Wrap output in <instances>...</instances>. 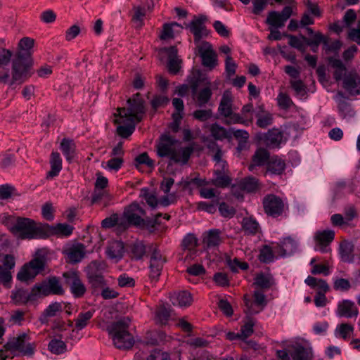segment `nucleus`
I'll list each match as a JSON object with an SVG mask.
<instances>
[{"mask_svg": "<svg viewBox=\"0 0 360 360\" xmlns=\"http://www.w3.org/2000/svg\"><path fill=\"white\" fill-rule=\"evenodd\" d=\"M131 319L128 316L112 323L108 327V331L112 339L114 345L120 349H129L134 344L132 335L129 331Z\"/></svg>", "mask_w": 360, "mask_h": 360, "instance_id": "1", "label": "nucleus"}, {"mask_svg": "<svg viewBox=\"0 0 360 360\" xmlns=\"http://www.w3.org/2000/svg\"><path fill=\"white\" fill-rule=\"evenodd\" d=\"M48 226V224H37L30 218L18 217L11 231L19 239H32L44 238L46 235L44 229Z\"/></svg>", "mask_w": 360, "mask_h": 360, "instance_id": "2", "label": "nucleus"}, {"mask_svg": "<svg viewBox=\"0 0 360 360\" xmlns=\"http://www.w3.org/2000/svg\"><path fill=\"white\" fill-rule=\"evenodd\" d=\"M34 44V40L30 37L22 38L18 46V51L13 56V69L14 77H18L19 75L20 65H22L28 70H30L33 61L32 58V48Z\"/></svg>", "mask_w": 360, "mask_h": 360, "instance_id": "3", "label": "nucleus"}, {"mask_svg": "<svg viewBox=\"0 0 360 360\" xmlns=\"http://www.w3.org/2000/svg\"><path fill=\"white\" fill-rule=\"evenodd\" d=\"M128 108H117L115 116L124 118L126 121L140 122L145 113L144 101L139 93L134 95L133 98L127 100Z\"/></svg>", "mask_w": 360, "mask_h": 360, "instance_id": "4", "label": "nucleus"}, {"mask_svg": "<svg viewBox=\"0 0 360 360\" xmlns=\"http://www.w3.org/2000/svg\"><path fill=\"white\" fill-rule=\"evenodd\" d=\"M4 347L6 351L18 352L22 356L31 357L35 352L36 344L30 342V336L24 333L9 339Z\"/></svg>", "mask_w": 360, "mask_h": 360, "instance_id": "5", "label": "nucleus"}, {"mask_svg": "<svg viewBox=\"0 0 360 360\" xmlns=\"http://www.w3.org/2000/svg\"><path fill=\"white\" fill-rule=\"evenodd\" d=\"M176 141L169 135H162L160 142L157 144V154L159 157H167L174 162H179L180 157L178 150L175 148L174 144Z\"/></svg>", "mask_w": 360, "mask_h": 360, "instance_id": "6", "label": "nucleus"}, {"mask_svg": "<svg viewBox=\"0 0 360 360\" xmlns=\"http://www.w3.org/2000/svg\"><path fill=\"white\" fill-rule=\"evenodd\" d=\"M34 286L38 298L49 295H61L64 294L63 286L58 278L56 276L49 277Z\"/></svg>", "mask_w": 360, "mask_h": 360, "instance_id": "7", "label": "nucleus"}, {"mask_svg": "<svg viewBox=\"0 0 360 360\" xmlns=\"http://www.w3.org/2000/svg\"><path fill=\"white\" fill-rule=\"evenodd\" d=\"M15 265V258L13 255L0 252V284L6 288L11 287L12 270Z\"/></svg>", "mask_w": 360, "mask_h": 360, "instance_id": "8", "label": "nucleus"}, {"mask_svg": "<svg viewBox=\"0 0 360 360\" xmlns=\"http://www.w3.org/2000/svg\"><path fill=\"white\" fill-rule=\"evenodd\" d=\"M146 215V212L136 202H133L127 206L124 211L122 220L126 224L127 228L129 225L136 227L141 226L143 223L142 217Z\"/></svg>", "mask_w": 360, "mask_h": 360, "instance_id": "9", "label": "nucleus"}, {"mask_svg": "<svg viewBox=\"0 0 360 360\" xmlns=\"http://www.w3.org/2000/svg\"><path fill=\"white\" fill-rule=\"evenodd\" d=\"M264 212L272 217L281 215L284 211V203L282 199L274 195H266L262 200Z\"/></svg>", "mask_w": 360, "mask_h": 360, "instance_id": "10", "label": "nucleus"}, {"mask_svg": "<svg viewBox=\"0 0 360 360\" xmlns=\"http://www.w3.org/2000/svg\"><path fill=\"white\" fill-rule=\"evenodd\" d=\"M253 297L254 302H252L247 295L244 296L245 305V312L248 315H254L259 313L267 304L266 296L259 290L255 291Z\"/></svg>", "mask_w": 360, "mask_h": 360, "instance_id": "11", "label": "nucleus"}, {"mask_svg": "<svg viewBox=\"0 0 360 360\" xmlns=\"http://www.w3.org/2000/svg\"><path fill=\"white\" fill-rule=\"evenodd\" d=\"M19 68V75L18 77L15 78L14 77V69H13V60H12V71L11 78L10 77V75L8 71H0V84H8L11 88H14V85L15 84H20L25 79L29 78L31 76L30 73V70L26 69V68L23 67V65H20Z\"/></svg>", "mask_w": 360, "mask_h": 360, "instance_id": "12", "label": "nucleus"}, {"mask_svg": "<svg viewBox=\"0 0 360 360\" xmlns=\"http://www.w3.org/2000/svg\"><path fill=\"white\" fill-rule=\"evenodd\" d=\"M292 15V8L291 6H285L281 12L275 11H270L268 13L266 19V23L276 29L283 27L285 25V22Z\"/></svg>", "mask_w": 360, "mask_h": 360, "instance_id": "13", "label": "nucleus"}, {"mask_svg": "<svg viewBox=\"0 0 360 360\" xmlns=\"http://www.w3.org/2000/svg\"><path fill=\"white\" fill-rule=\"evenodd\" d=\"M63 276L65 278V283L69 285L71 292L75 297H81L84 295L86 288L82 283L77 271L64 272Z\"/></svg>", "mask_w": 360, "mask_h": 360, "instance_id": "14", "label": "nucleus"}, {"mask_svg": "<svg viewBox=\"0 0 360 360\" xmlns=\"http://www.w3.org/2000/svg\"><path fill=\"white\" fill-rule=\"evenodd\" d=\"M198 53L202 58L204 66L212 69L217 65L216 53L212 49V45L207 41H202L197 45Z\"/></svg>", "mask_w": 360, "mask_h": 360, "instance_id": "15", "label": "nucleus"}, {"mask_svg": "<svg viewBox=\"0 0 360 360\" xmlns=\"http://www.w3.org/2000/svg\"><path fill=\"white\" fill-rule=\"evenodd\" d=\"M165 259L162 257L160 251L154 248L150 259V274L149 277L152 281L156 282L160 276Z\"/></svg>", "mask_w": 360, "mask_h": 360, "instance_id": "16", "label": "nucleus"}, {"mask_svg": "<svg viewBox=\"0 0 360 360\" xmlns=\"http://www.w3.org/2000/svg\"><path fill=\"white\" fill-rule=\"evenodd\" d=\"M207 18L201 15L197 18L193 19L189 24L188 27L191 33L194 36V42L197 45L200 44L201 39L207 36L208 32L205 25Z\"/></svg>", "mask_w": 360, "mask_h": 360, "instance_id": "17", "label": "nucleus"}, {"mask_svg": "<svg viewBox=\"0 0 360 360\" xmlns=\"http://www.w3.org/2000/svg\"><path fill=\"white\" fill-rule=\"evenodd\" d=\"M343 88L350 96L360 94V75L356 72H350L343 79Z\"/></svg>", "mask_w": 360, "mask_h": 360, "instance_id": "18", "label": "nucleus"}, {"mask_svg": "<svg viewBox=\"0 0 360 360\" xmlns=\"http://www.w3.org/2000/svg\"><path fill=\"white\" fill-rule=\"evenodd\" d=\"M335 232L332 230H324L317 231L314 238L316 242V250L322 253L327 252L329 250L328 245L333 240Z\"/></svg>", "mask_w": 360, "mask_h": 360, "instance_id": "19", "label": "nucleus"}, {"mask_svg": "<svg viewBox=\"0 0 360 360\" xmlns=\"http://www.w3.org/2000/svg\"><path fill=\"white\" fill-rule=\"evenodd\" d=\"M11 298L16 305L26 304L29 301H35L38 299L37 292H34V286L28 292L22 288L15 289L11 292Z\"/></svg>", "mask_w": 360, "mask_h": 360, "instance_id": "20", "label": "nucleus"}, {"mask_svg": "<svg viewBox=\"0 0 360 360\" xmlns=\"http://www.w3.org/2000/svg\"><path fill=\"white\" fill-rule=\"evenodd\" d=\"M198 80L195 79L191 84L193 94H195V101L198 107H204L210 101L212 91L210 86H205L197 93Z\"/></svg>", "mask_w": 360, "mask_h": 360, "instance_id": "21", "label": "nucleus"}, {"mask_svg": "<svg viewBox=\"0 0 360 360\" xmlns=\"http://www.w3.org/2000/svg\"><path fill=\"white\" fill-rule=\"evenodd\" d=\"M337 314L340 317L349 319L356 317L359 314V310L354 302L344 300L338 305Z\"/></svg>", "mask_w": 360, "mask_h": 360, "instance_id": "22", "label": "nucleus"}, {"mask_svg": "<svg viewBox=\"0 0 360 360\" xmlns=\"http://www.w3.org/2000/svg\"><path fill=\"white\" fill-rule=\"evenodd\" d=\"M86 255V247L84 244L77 243L67 250L70 262L76 264L82 261Z\"/></svg>", "mask_w": 360, "mask_h": 360, "instance_id": "23", "label": "nucleus"}, {"mask_svg": "<svg viewBox=\"0 0 360 360\" xmlns=\"http://www.w3.org/2000/svg\"><path fill=\"white\" fill-rule=\"evenodd\" d=\"M168 53V70L172 74H176L180 68L181 60L179 59L177 56V49L175 46H171L167 49Z\"/></svg>", "mask_w": 360, "mask_h": 360, "instance_id": "24", "label": "nucleus"}, {"mask_svg": "<svg viewBox=\"0 0 360 360\" xmlns=\"http://www.w3.org/2000/svg\"><path fill=\"white\" fill-rule=\"evenodd\" d=\"M60 148L68 162H72L76 155V146L73 140L64 138L62 139Z\"/></svg>", "mask_w": 360, "mask_h": 360, "instance_id": "25", "label": "nucleus"}, {"mask_svg": "<svg viewBox=\"0 0 360 360\" xmlns=\"http://www.w3.org/2000/svg\"><path fill=\"white\" fill-rule=\"evenodd\" d=\"M285 169V162L278 156L271 157L266 163V172L280 175Z\"/></svg>", "mask_w": 360, "mask_h": 360, "instance_id": "26", "label": "nucleus"}, {"mask_svg": "<svg viewBox=\"0 0 360 360\" xmlns=\"http://www.w3.org/2000/svg\"><path fill=\"white\" fill-rule=\"evenodd\" d=\"M335 100L338 103V110L342 116L345 117L346 116L354 115V112L342 91L337 93L335 96Z\"/></svg>", "mask_w": 360, "mask_h": 360, "instance_id": "27", "label": "nucleus"}, {"mask_svg": "<svg viewBox=\"0 0 360 360\" xmlns=\"http://www.w3.org/2000/svg\"><path fill=\"white\" fill-rule=\"evenodd\" d=\"M169 298L173 305L179 307H188L193 302L192 295L188 291L174 292L170 295Z\"/></svg>", "mask_w": 360, "mask_h": 360, "instance_id": "28", "label": "nucleus"}, {"mask_svg": "<svg viewBox=\"0 0 360 360\" xmlns=\"http://www.w3.org/2000/svg\"><path fill=\"white\" fill-rule=\"evenodd\" d=\"M51 170L47 173L46 179H51L57 176L62 169V159L59 153L52 152L50 158Z\"/></svg>", "mask_w": 360, "mask_h": 360, "instance_id": "29", "label": "nucleus"}, {"mask_svg": "<svg viewBox=\"0 0 360 360\" xmlns=\"http://www.w3.org/2000/svg\"><path fill=\"white\" fill-rule=\"evenodd\" d=\"M241 225L246 235L255 236L261 231L259 224L252 217H244L242 220Z\"/></svg>", "mask_w": 360, "mask_h": 360, "instance_id": "30", "label": "nucleus"}, {"mask_svg": "<svg viewBox=\"0 0 360 360\" xmlns=\"http://www.w3.org/2000/svg\"><path fill=\"white\" fill-rule=\"evenodd\" d=\"M269 152L264 148H259L257 150L255 155L252 157V164L248 167L250 171H253L255 167L262 166L267 163L269 160Z\"/></svg>", "mask_w": 360, "mask_h": 360, "instance_id": "31", "label": "nucleus"}, {"mask_svg": "<svg viewBox=\"0 0 360 360\" xmlns=\"http://www.w3.org/2000/svg\"><path fill=\"white\" fill-rule=\"evenodd\" d=\"M106 264L103 260H94L86 268L87 278L91 276H101L106 269Z\"/></svg>", "mask_w": 360, "mask_h": 360, "instance_id": "32", "label": "nucleus"}, {"mask_svg": "<svg viewBox=\"0 0 360 360\" xmlns=\"http://www.w3.org/2000/svg\"><path fill=\"white\" fill-rule=\"evenodd\" d=\"M112 200V195L107 190L94 189L91 195V203L101 202L105 207L108 206Z\"/></svg>", "mask_w": 360, "mask_h": 360, "instance_id": "33", "label": "nucleus"}, {"mask_svg": "<svg viewBox=\"0 0 360 360\" xmlns=\"http://www.w3.org/2000/svg\"><path fill=\"white\" fill-rule=\"evenodd\" d=\"M354 246L352 243L343 241L340 243V254L343 262L352 263L354 262V255L353 254Z\"/></svg>", "mask_w": 360, "mask_h": 360, "instance_id": "34", "label": "nucleus"}, {"mask_svg": "<svg viewBox=\"0 0 360 360\" xmlns=\"http://www.w3.org/2000/svg\"><path fill=\"white\" fill-rule=\"evenodd\" d=\"M63 310L62 304L60 302H53L49 304L39 318L41 323H47L49 317H53L57 315L58 312Z\"/></svg>", "mask_w": 360, "mask_h": 360, "instance_id": "35", "label": "nucleus"}, {"mask_svg": "<svg viewBox=\"0 0 360 360\" xmlns=\"http://www.w3.org/2000/svg\"><path fill=\"white\" fill-rule=\"evenodd\" d=\"M220 233L219 229L210 230L203 238V244L209 248L218 246L221 242Z\"/></svg>", "mask_w": 360, "mask_h": 360, "instance_id": "36", "label": "nucleus"}, {"mask_svg": "<svg viewBox=\"0 0 360 360\" xmlns=\"http://www.w3.org/2000/svg\"><path fill=\"white\" fill-rule=\"evenodd\" d=\"M292 360H310L312 357V352L310 348L302 345L293 347V351L290 353Z\"/></svg>", "mask_w": 360, "mask_h": 360, "instance_id": "37", "label": "nucleus"}, {"mask_svg": "<svg viewBox=\"0 0 360 360\" xmlns=\"http://www.w3.org/2000/svg\"><path fill=\"white\" fill-rule=\"evenodd\" d=\"M219 114L226 117L231 115L232 112V98L229 94L224 93L220 101V103L218 108Z\"/></svg>", "mask_w": 360, "mask_h": 360, "instance_id": "38", "label": "nucleus"}, {"mask_svg": "<svg viewBox=\"0 0 360 360\" xmlns=\"http://www.w3.org/2000/svg\"><path fill=\"white\" fill-rule=\"evenodd\" d=\"M238 186L240 189L248 193L255 192L259 188L258 180L252 176L241 179L238 183Z\"/></svg>", "mask_w": 360, "mask_h": 360, "instance_id": "39", "label": "nucleus"}, {"mask_svg": "<svg viewBox=\"0 0 360 360\" xmlns=\"http://www.w3.org/2000/svg\"><path fill=\"white\" fill-rule=\"evenodd\" d=\"M214 177L210 181V184L217 187L225 188L229 186L231 182V179L227 175V172L214 170Z\"/></svg>", "mask_w": 360, "mask_h": 360, "instance_id": "40", "label": "nucleus"}, {"mask_svg": "<svg viewBox=\"0 0 360 360\" xmlns=\"http://www.w3.org/2000/svg\"><path fill=\"white\" fill-rule=\"evenodd\" d=\"M210 132L212 136L217 140L222 141L226 139H231L232 138L231 130L228 131L226 129L217 123L212 124L210 127Z\"/></svg>", "mask_w": 360, "mask_h": 360, "instance_id": "41", "label": "nucleus"}, {"mask_svg": "<svg viewBox=\"0 0 360 360\" xmlns=\"http://www.w3.org/2000/svg\"><path fill=\"white\" fill-rule=\"evenodd\" d=\"M305 283L314 289H318V292L326 293L329 290V285L326 281L309 276L305 279Z\"/></svg>", "mask_w": 360, "mask_h": 360, "instance_id": "42", "label": "nucleus"}, {"mask_svg": "<svg viewBox=\"0 0 360 360\" xmlns=\"http://www.w3.org/2000/svg\"><path fill=\"white\" fill-rule=\"evenodd\" d=\"M123 245L120 242L112 243L107 249L106 253L110 259H115L116 262L120 260L123 256Z\"/></svg>", "mask_w": 360, "mask_h": 360, "instance_id": "43", "label": "nucleus"}, {"mask_svg": "<svg viewBox=\"0 0 360 360\" xmlns=\"http://www.w3.org/2000/svg\"><path fill=\"white\" fill-rule=\"evenodd\" d=\"M134 13L131 18V22L135 28L139 29L143 25V18L146 15V10L140 6L133 7Z\"/></svg>", "mask_w": 360, "mask_h": 360, "instance_id": "44", "label": "nucleus"}, {"mask_svg": "<svg viewBox=\"0 0 360 360\" xmlns=\"http://www.w3.org/2000/svg\"><path fill=\"white\" fill-rule=\"evenodd\" d=\"M95 310H89L85 312L79 314L77 319L75 320V328L77 330H80L84 328L89 320L93 317Z\"/></svg>", "mask_w": 360, "mask_h": 360, "instance_id": "45", "label": "nucleus"}, {"mask_svg": "<svg viewBox=\"0 0 360 360\" xmlns=\"http://www.w3.org/2000/svg\"><path fill=\"white\" fill-rule=\"evenodd\" d=\"M48 349L53 354L60 355L67 351V345L61 340L53 339L48 345Z\"/></svg>", "mask_w": 360, "mask_h": 360, "instance_id": "46", "label": "nucleus"}, {"mask_svg": "<svg viewBox=\"0 0 360 360\" xmlns=\"http://www.w3.org/2000/svg\"><path fill=\"white\" fill-rule=\"evenodd\" d=\"M291 88L295 91V95L300 98H305L307 95L306 85L300 79H291L290 82Z\"/></svg>", "mask_w": 360, "mask_h": 360, "instance_id": "47", "label": "nucleus"}, {"mask_svg": "<svg viewBox=\"0 0 360 360\" xmlns=\"http://www.w3.org/2000/svg\"><path fill=\"white\" fill-rule=\"evenodd\" d=\"M253 285L262 289H269L273 285L272 278L269 275L260 273L255 276Z\"/></svg>", "mask_w": 360, "mask_h": 360, "instance_id": "48", "label": "nucleus"}, {"mask_svg": "<svg viewBox=\"0 0 360 360\" xmlns=\"http://www.w3.org/2000/svg\"><path fill=\"white\" fill-rule=\"evenodd\" d=\"M115 225H118V226L122 227L123 229H127L126 224L122 219L120 220L117 214H112L109 217L104 219L101 222L102 227L105 229L112 228Z\"/></svg>", "mask_w": 360, "mask_h": 360, "instance_id": "49", "label": "nucleus"}, {"mask_svg": "<svg viewBox=\"0 0 360 360\" xmlns=\"http://www.w3.org/2000/svg\"><path fill=\"white\" fill-rule=\"evenodd\" d=\"M302 38L305 41V43L309 46H316L318 48L320 44H323L324 45H327L328 37L323 36L321 33L317 32L315 33L311 38H307L304 36H302Z\"/></svg>", "mask_w": 360, "mask_h": 360, "instance_id": "50", "label": "nucleus"}, {"mask_svg": "<svg viewBox=\"0 0 360 360\" xmlns=\"http://www.w3.org/2000/svg\"><path fill=\"white\" fill-rule=\"evenodd\" d=\"M141 165H145L150 169H153L155 167L154 161L150 158L148 153L146 152L139 155L134 159V166L138 169H140Z\"/></svg>", "mask_w": 360, "mask_h": 360, "instance_id": "51", "label": "nucleus"}, {"mask_svg": "<svg viewBox=\"0 0 360 360\" xmlns=\"http://www.w3.org/2000/svg\"><path fill=\"white\" fill-rule=\"evenodd\" d=\"M170 317V310L165 306L159 307L155 311V321L161 325L167 324Z\"/></svg>", "mask_w": 360, "mask_h": 360, "instance_id": "52", "label": "nucleus"}, {"mask_svg": "<svg viewBox=\"0 0 360 360\" xmlns=\"http://www.w3.org/2000/svg\"><path fill=\"white\" fill-rule=\"evenodd\" d=\"M226 124H241L245 126H248L251 124V119H247L241 116L239 113L231 112V115L226 117Z\"/></svg>", "mask_w": 360, "mask_h": 360, "instance_id": "53", "label": "nucleus"}, {"mask_svg": "<svg viewBox=\"0 0 360 360\" xmlns=\"http://www.w3.org/2000/svg\"><path fill=\"white\" fill-rule=\"evenodd\" d=\"M89 283L94 289V293H96L100 290L107 285L106 281L104 279L103 275L101 276H91V278H87Z\"/></svg>", "mask_w": 360, "mask_h": 360, "instance_id": "54", "label": "nucleus"}, {"mask_svg": "<svg viewBox=\"0 0 360 360\" xmlns=\"http://www.w3.org/2000/svg\"><path fill=\"white\" fill-rule=\"evenodd\" d=\"M259 259L261 262L269 264L274 261V255L270 246L265 245L260 249Z\"/></svg>", "mask_w": 360, "mask_h": 360, "instance_id": "55", "label": "nucleus"}, {"mask_svg": "<svg viewBox=\"0 0 360 360\" xmlns=\"http://www.w3.org/2000/svg\"><path fill=\"white\" fill-rule=\"evenodd\" d=\"M296 242L291 238L288 237L283 240L281 249L282 250V256L291 255L296 249Z\"/></svg>", "mask_w": 360, "mask_h": 360, "instance_id": "56", "label": "nucleus"}, {"mask_svg": "<svg viewBox=\"0 0 360 360\" xmlns=\"http://www.w3.org/2000/svg\"><path fill=\"white\" fill-rule=\"evenodd\" d=\"M127 125H120L117 128V132L119 136L122 138L127 139L132 134L135 129V123L136 121H127Z\"/></svg>", "mask_w": 360, "mask_h": 360, "instance_id": "57", "label": "nucleus"}, {"mask_svg": "<svg viewBox=\"0 0 360 360\" xmlns=\"http://www.w3.org/2000/svg\"><path fill=\"white\" fill-rule=\"evenodd\" d=\"M283 139V134L277 129L269 130L266 134L268 144L273 146H278Z\"/></svg>", "mask_w": 360, "mask_h": 360, "instance_id": "58", "label": "nucleus"}, {"mask_svg": "<svg viewBox=\"0 0 360 360\" xmlns=\"http://www.w3.org/2000/svg\"><path fill=\"white\" fill-rule=\"evenodd\" d=\"M36 276L37 274H35L33 270L26 264L18 273L17 278L20 281H27L34 278Z\"/></svg>", "mask_w": 360, "mask_h": 360, "instance_id": "59", "label": "nucleus"}, {"mask_svg": "<svg viewBox=\"0 0 360 360\" xmlns=\"http://www.w3.org/2000/svg\"><path fill=\"white\" fill-rule=\"evenodd\" d=\"M256 116L257 118L256 124L260 128L265 129L272 124L273 117L269 112L257 113Z\"/></svg>", "mask_w": 360, "mask_h": 360, "instance_id": "60", "label": "nucleus"}, {"mask_svg": "<svg viewBox=\"0 0 360 360\" xmlns=\"http://www.w3.org/2000/svg\"><path fill=\"white\" fill-rule=\"evenodd\" d=\"M353 331L354 326L347 323L340 324L335 330V332L338 333L339 335L344 340H347Z\"/></svg>", "mask_w": 360, "mask_h": 360, "instance_id": "61", "label": "nucleus"}, {"mask_svg": "<svg viewBox=\"0 0 360 360\" xmlns=\"http://www.w3.org/2000/svg\"><path fill=\"white\" fill-rule=\"evenodd\" d=\"M131 251L136 259H140L146 253V247L142 242L138 241L132 245Z\"/></svg>", "mask_w": 360, "mask_h": 360, "instance_id": "62", "label": "nucleus"}, {"mask_svg": "<svg viewBox=\"0 0 360 360\" xmlns=\"http://www.w3.org/2000/svg\"><path fill=\"white\" fill-rule=\"evenodd\" d=\"M255 322L252 319L249 318L248 321L240 328V337L245 340L253 333V326Z\"/></svg>", "mask_w": 360, "mask_h": 360, "instance_id": "63", "label": "nucleus"}, {"mask_svg": "<svg viewBox=\"0 0 360 360\" xmlns=\"http://www.w3.org/2000/svg\"><path fill=\"white\" fill-rule=\"evenodd\" d=\"M198 245V239L194 234H187L182 241V246L184 248L188 250H194Z\"/></svg>", "mask_w": 360, "mask_h": 360, "instance_id": "64", "label": "nucleus"}]
</instances>
